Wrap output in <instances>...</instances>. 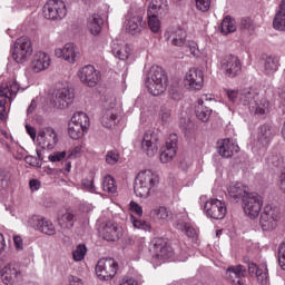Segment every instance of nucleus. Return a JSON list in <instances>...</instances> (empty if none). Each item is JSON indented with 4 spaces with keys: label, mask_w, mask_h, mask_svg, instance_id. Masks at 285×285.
I'll return each instance as SVG.
<instances>
[{
    "label": "nucleus",
    "mask_w": 285,
    "mask_h": 285,
    "mask_svg": "<svg viewBox=\"0 0 285 285\" xmlns=\"http://www.w3.org/2000/svg\"><path fill=\"white\" fill-rule=\"evenodd\" d=\"M145 86L154 97H159L168 88V76L159 66H153L145 76Z\"/></svg>",
    "instance_id": "nucleus-1"
},
{
    "label": "nucleus",
    "mask_w": 285,
    "mask_h": 285,
    "mask_svg": "<svg viewBox=\"0 0 285 285\" xmlns=\"http://www.w3.org/2000/svg\"><path fill=\"white\" fill-rule=\"evenodd\" d=\"M239 101L247 106L250 115H266L271 108V102L266 98L259 97L255 89H243L239 91Z\"/></svg>",
    "instance_id": "nucleus-2"
},
{
    "label": "nucleus",
    "mask_w": 285,
    "mask_h": 285,
    "mask_svg": "<svg viewBox=\"0 0 285 285\" xmlns=\"http://www.w3.org/2000/svg\"><path fill=\"white\" fill-rule=\"evenodd\" d=\"M159 184V175L153 173L150 169L140 171L134 183V193L137 197L146 199L150 196V190Z\"/></svg>",
    "instance_id": "nucleus-3"
},
{
    "label": "nucleus",
    "mask_w": 285,
    "mask_h": 285,
    "mask_svg": "<svg viewBox=\"0 0 285 285\" xmlns=\"http://www.w3.org/2000/svg\"><path fill=\"white\" fill-rule=\"evenodd\" d=\"M90 128V118L86 112H76L68 125V132L71 139H81L83 132Z\"/></svg>",
    "instance_id": "nucleus-4"
},
{
    "label": "nucleus",
    "mask_w": 285,
    "mask_h": 285,
    "mask_svg": "<svg viewBox=\"0 0 285 285\" xmlns=\"http://www.w3.org/2000/svg\"><path fill=\"white\" fill-rule=\"evenodd\" d=\"M32 41L23 36L16 40L12 52V59L16 63H26L29 57H32Z\"/></svg>",
    "instance_id": "nucleus-5"
},
{
    "label": "nucleus",
    "mask_w": 285,
    "mask_h": 285,
    "mask_svg": "<svg viewBox=\"0 0 285 285\" xmlns=\"http://www.w3.org/2000/svg\"><path fill=\"white\" fill-rule=\"evenodd\" d=\"M42 14L45 19L57 21L63 19L66 14H68V9H66V3L61 0H49L43 6Z\"/></svg>",
    "instance_id": "nucleus-6"
},
{
    "label": "nucleus",
    "mask_w": 285,
    "mask_h": 285,
    "mask_svg": "<svg viewBox=\"0 0 285 285\" xmlns=\"http://www.w3.org/2000/svg\"><path fill=\"white\" fill-rule=\"evenodd\" d=\"M118 266L117 261L114 258H101L96 265V275L99 279L108 282L117 275Z\"/></svg>",
    "instance_id": "nucleus-7"
},
{
    "label": "nucleus",
    "mask_w": 285,
    "mask_h": 285,
    "mask_svg": "<svg viewBox=\"0 0 285 285\" xmlns=\"http://www.w3.org/2000/svg\"><path fill=\"white\" fill-rule=\"evenodd\" d=\"M264 204V199L257 193L247 194L245 198H243V208L244 213L255 219V217L259 216L262 212V206Z\"/></svg>",
    "instance_id": "nucleus-8"
},
{
    "label": "nucleus",
    "mask_w": 285,
    "mask_h": 285,
    "mask_svg": "<svg viewBox=\"0 0 285 285\" xmlns=\"http://www.w3.org/2000/svg\"><path fill=\"white\" fill-rule=\"evenodd\" d=\"M279 222V209L271 205L265 206L261 214L259 225L263 230H275Z\"/></svg>",
    "instance_id": "nucleus-9"
},
{
    "label": "nucleus",
    "mask_w": 285,
    "mask_h": 285,
    "mask_svg": "<svg viewBox=\"0 0 285 285\" xmlns=\"http://www.w3.org/2000/svg\"><path fill=\"white\" fill-rule=\"evenodd\" d=\"M220 70L225 77L233 79L242 72V61L237 56L227 55L220 59Z\"/></svg>",
    "instance_id": "nucleus-10"
},
{
    "label": "nucleus",
    "mask_w": 285,
    "mask_h": 285,
    "mask_svg": "<svg viewBox=\"0 0 285 285\" xmlns=\"http://www.w3.org/2000/svg\"><path fill=\"white\" fill-rule=\"evenodd\" d=\"M72 101H75V92L68 87L56 89L52 94V104L60 110L68 108Z\"/></svg>",
    "instance_id": "nucleus-11"
},
{
    "label": "nucleus",
    "mask_w": 285,
    "mask_h": 285,
    "mask_svg": "<svg viewBox=\"0 0 285 285\" xmlns=\"http://www.w3.org/2000/svg\"><path fill=\"white\" fill-rule=\"evenodd\" d=\"M276 134L277 132L275 131V127H273V125L271 124L261 125L257 130V141H256L257 148L266 150V148L271 146L273 139H275Z\"/></svg>",
    "instance_id": "nucleus-12"
},
{
    "label": "nucleus",
    "mask_w": 285,
    "mask_h": 285,
    "mask_svg": "<svg viewBox=\"0 0 285 285\" xmlns=\"http://www.w3.org/2000/svg\"><path fill=\"white\" fill-rule=\"evenodd\" d=\"M141 150L147 157H155L159 150V135L153 130L146 131L141 140Z\"/></svg>",
    "instance_id": "nucleus-13"
},
{
    "label": "nucleus",
    "mask_w": 285,
    "mask_h": 285,
    "mask_svg": "<svg viewBox=\"0 0 285 285\" xmlns=\"http://www.w3.org/2000/svg\"><path fill=\"white\" fill-rule=\"evenodd\" d=\"M204 210L207 217L212 219H224L226 217V203L217 198L207 200L204 205Z\"/></svg>",
    "instance_id": "nucleus-14"
},
{
    "label": "nucleus",
    "mask_w": 285,
    "mask_h": 285,
    "mask_svg": "<svg viewBox=\"0 0 285 285\" xmlns=\"http://www.w3.org/2000/svg\"><path fill=\"white\" fill-rule=\"evenodd\" d=\"M150 250L157 259H171V257H175V249L164 238L154 239Z\"/></svg>",
    "instance_id": "nucleus-15"
},
{
    "label": "nucleus",
    "mask_w": 285,
    "mask_h": 285,
    "mask_svg": "<svg viewBox=\"0 0 285 285\" xmlns=\"http://www.w3.org/2000/svg\"><path fill=\"white\" fill-rule=\"evenodd\" d=\"M29 226L31 228H36V230H39L40 233H43L45 235H56L57 229L55 228V224H52L48 218L33 215L28 220Z\"/></svg>",
    "instance_id": "nucleus-16"
},
{
    "label": "nucleus",
    "mask_w": 285,
    "mask_h": 285,
    "mask_svg": "<svg viewBox=\"0 0 285 285\" xmlns=\"http://www.w3.org/2000/svg\"><path fill=\"white\" fill-rule=\"evenodd\" d=\"M78 77L81 83H85V86H89V88H95V86H97V83H99V80L101 79L99 71H97V69H95L92 65L82 67L78 71Z\"/></svg>",
    "instance_id": "nucleus-17"
},
{
    "label": "nucleus",
    "mask_w": 285,
    "mask_h": 285,
    "mask_svg": "<svg viewBox=\"0 0 285 285\" xmlns=\"http://www.w3.org/2000/svg\"><path fill=\"white\" fill-rule=\"evenodd\" d=\"M116 106V98H111L109 101H106V110L101 117V124L104 128H114V126H117L118 112L117 109H115Z\"/></svg>",
    "instance_id": "nucleus-18"
},
{
    "label": "nucleus",
    "mask_w": 285,
    "mask_h": 285,
    "mask_svg": "<svg viewBox=\"0 0 285 285\" xmlns=\"http://www.w3.org/2000/svg\"><path fill=\"white\" fill-rule=\"evenodd\" d=\"M37 141L41 148H48L49 150H52V148L57 146V141H59L57 138V131H55L52 127L40 129L38 131Z\"/></svg>",
    "instance_id": "nucleus-19"
},
{
    "label": "nucleus",
    "mask_w": 285,
    "mask_h": 285,
    "mask_svg": "<svg viewBox=\"0 0 285 285\" xmlns=\"http://www.w3.org/2000/svg\"><path fill=\"white\" fill-rule=\"evenodd\" d=\"M185 86L189 90H202L204 88V71L193 68L185 76Z\"/></svg>",
    "instance_id": "nucleus-20"
},
{
    "label": "nucleus",
    "mask_w": 285,
    "mask_h": 285,
    "mask_svg": "<svg viewBox=\"0 0 285 285\" xmlns=\"http://www.w3.org/2000/svg\"><path fill=\"white\" fill-rule=\"evenodd\" d=\"M100 235L106 242H117L124 235V228L117 223L107 222L100 229Z\"/></svg>",
    "instance_id": "nucleus-21"
},
{
    "label": "nucleus",
    "mask_w": 285,
    "mask_h": 285,
    "mask_svg": "<svg viewBox=\"0 0 285 285\" xmlns=\"http://www.w3.org/2000/svg\"><path fill=\"white\" fill-rule=\"evenodd\" d=\"M141 21L144 18L137 11H129L125 20V29L129 35H139L141 32Z\"/></svg>",
    "instance_id": "nucleus-22"
},
{
    "label": "nucleus",
    "mask_w": 285,
    "mask_h": 285,
    "mask_svg": "<svg viewBox=\"0 0 285 285\" xmlns=\"http://www.w3.org/2000/svg\"><path fill=\"white\" fill-rule=\"evenodd\" d=\"M177 155V135L171 134L167 140L165 147L160 153V161L161 164H168V161H173Z\"/></svg>",
    "instance_id": "nucleus-23"
},
{
    "label": "nucleus",
    "mask_w": 285,
    "mask_h": 285,
    "mask_svg": "<svg viewBox=\"0 0 285 285\" xmlns=\"http://www.w3.org/2000/svg\"><path fill=\"white\" fill-rule=\"evenodd\" d=\"M226 278L234 285H244V277H246V268L244 265L229 266L226 269Z\"/></svg>",
    "instance_id": "nucleus-24"
},
{
    "label": "nucleus",
    "mask_w": 285,
    "mask_h": 285,
    "mask_svg": "<svg viewBox=\"0 0 285 285\" xmlns=\"http://www.w3.org/2000/svg\"><path fill=\"white\" fill-rule=\"evenodd\" d=\"M21 276L19 265L8 264L1 269V279L6 285H14Z\"/></svg>",
    "instance_id": "nucleus-25"
},
{
    "label": "nucleus",
    "mask_w": 285,
    "mask_h": 285,
    "mask_svg": "<svg viewBox=\"0 0 285 285\" xmlns=\"http://www.w3.org/2000/svg\"><path fill=\"white\" fill-rule=\"evenodd\" d=\"M56 57H63L69 63H75L79 59V51L75 43H67L63 48L56 49Z\"/></svg>",
    "instance_id": "nucleus-26"
},
{
    "label": "nucleus",
    "mask_w": 285,
    "mask_h": 285,
    "mask_svg": "<svg viewBox=\"0 0 285 285\" xmlns=\"http://www.w3.org/2000/svg\"><path fill=\"white\" fill-rule=\"evenodd\" d=\"M47 68H50V56L43 51L37 52L31 62V70L33 72H41L47 70Z\"/></svg>",
    "instance_id": "nucleus-27"
},
{
    "label": "nucleus",
    "mask_w": 285,
    "mask_h": 285,
    "mask_svg": "<svg viewBox=\"0 0 285 285\" xmlns=\"http://www.w3.org/2000/svg\"><path fill=\"white\" fill-rule=\"evenodd\" d=\"M229 197L236 202V204L242 199L244 202V198H246L247 195H250L248 193V187L242 183H233L227 188Z\"/></svg>",
    "instance_id": "nucleus-28"
},
{
    "label": "nucleus",
    "mask_w": 285,
    "mask_h": 285,
    "mask_svg": "<svg viewBox=\"0 0 285 285\" xmlns=\"http://www.w3.org/2000/svg\"><path fill=\"white\" fill-rule=\"evenodd\" d=\"M218 155L228 159L234 153H239V146L235 145L229 138L217 141Z\"/></svg>",
    "instance_id": "nucleus-29"
},
{
    "label": "nucleus",
    "mask_w": 285,
    "mask_h": 285,
    "mask_svg": "<svg viewBox=\"0 0 285 285\" xmlns=\"http://www.w3.org/2000/svg\"><path fill=\"white\" fill-rule=\"evenodd\" d=\"M167 41L171 43V46H176L177 48H184L186 46V30L184 29H175L171 31H168L165 35Z\"/></svg>",
    "instance_id": "nucleus-30"
},
{
    "label": "nucleus",
    "mask_w": 285,
    "mask_h": 285,
    "mask_svg": "<svg viewBox=\"0 0 285 285\" xmlns=\"http://www.w3.org/2000/svg\"><path fill=\"white\" fill-rule=\"evenodd\" d=\"M195 115L200 121H208L210 115H213V109L208 107V98L198 99L197 105L195 106Z\"/></svg>",
    "instance_id": "nucleus-31"
},
{
    "label": "nucleus",
    "mask_w": 285,
    "mask_h": 285,
    "mask_svg": "<svg viewBox=\"0 0 285 285\" xmlns=\"http://www.w3.org/2000/svg\"><path fill=\"white\" fill-rule=\"evenodd\" d=\"M111 52L115 57L121 59L122 61L130 57V48L119 40H115L111 43Z\"/></svg>",
    "instance_id": "nucleus-32"
},
{
    "label": "nucleus",
    "mask_w": 285,
    "mask_h": 285,
    "mask_svg": "<svg viewBox=\"0 0 285 285\" xmlns=\"http://www.w3.org/2000/svg\"><path fill=\"white\" fill-rule=\"evenodd\" d=\"M273 27L275 30H279L281 32H285V0H282L279 4V9L276 12Z\"/></svg>",
    "instance_id": "nucleus-33"
},
{
    "label": "nucleus",
    "mask_w": 285,
    "mask_h": 285,
    "mask_svg": "<svg viewBox=\"0 0 285 285\" xmlns=\"http://www.w3.org/2000/svg\"><path fill=\"white\" fill-rule=\"evenodd\" d=\"M87 27L91 35L97 36L101 32V28H104V19L101 16L94 13L89 17Z\"/></svg>",
    "instance_id": "nucleus-34"
},
{
    "label": "nucleus",
    "mask_w": 285,
    "mask_h": 285,
    "mask_svg": "<svg viewBox=\"0 0 285 285\" xmlns=\"http://www.w3.org/2000/svg\"><path fill=\"white\" fill-rule=\"evenodd\" d=\"M168 10V1L167 0H151L148 7L147 14H164Z\"/></svg>",
    "instance_id": "nucleus-35"
},
{
    "label": "nucleus",
    "mask_w": 285,
    "mask_h": 285,
    "mask_svg": "<svg viewBox=\"0 0 285 285\" xmlns=\"http://www.w3.org/2000/svg\"><path fill=\"white\" fill-rule=\"evenodd\" d=\"M279 68V58L276 56H267L264 59V72L265 75H274Z\"/></svg>",
    "instance_id": "nucleus-36"
},
{
    "label": "nucleus",
    "mask_w": 285,
    "mask_h": 285,
    "mask_svg": "<svg viewBox=\"0 0 285 285\" xmlns=\"http://www.w3.org/2000/svg\"><path fill=\"white\" fill-rule=\"evenodd\" d=\"M237 30V22L230 16H226L220 23L222 35H230Z\"/></svg>",
    "instance_id": "nucleus-37"
},
{
    "label": "nucleus",
    "mask_w": 285,
    "mask_h": 285,
    "mask_svg": "<svg viewBox=\"0 0 285 285\" xmlns=\"http://www.w3.org/2000/svg\"><path fill=\"white\" fill-rule=\"evenodd\" d=\"M77 222V216L75 214L67 212L62 214L60 217H58V224L63 229H70L72 226H75V223Z\"/></svg>",
    "instance_id": "nucleus-38"
},
{
    "label": "nucleus",
    "mask_w": 285,
    "mask_h": 285,
    "mask_svg": "<svg viewBox=\"0 0 285 285\" xmlns=\"http://www.w3.org/2000/svg\"><path fill=\"white\" fill-rule=\"evenodd\" d=\"M151 217L157 219L158 222H168L170 219L171 214L168 212L166 207H159L158 209H154L150 212Z\"/></svg>",
    "instance_id": "nucleus-39"
},
{
    "label": "nucleus",
    "mask_w": 285,
    "mask_h": 285,
    "mask_svg": "<svg viewBox=\"0 0 285 285\" xmlns=\"http://www.w3.org/2000/svg\"><path fill=\"white\" fill-rule=\"evenodd\" d=\"M102 189L109 195H115L117 193V185L115 184V178L112 176H106L102 181Z\"/></svg>",
    "instance_id": "nucleus-40"
},
{
    "label": "nucleus",
    "mask_w": 285,
    "mask_h": 285,
    "mask_svg": "<svg viewBox=\"0 0 285 285\" xmlns=\"http://www.w3.org/2000/svg\"><path fill=\"white\" fill-rule=\"evenodd\" d=\"M176 226H177V229L183 230L185 235H187V237H195V235H197V229H195L194 227H191L190 224L184 220H178Z\"/></svg>",
    "instance_id": "nucleus-41"
},
{
    "label": "nucleus",
    "mask_w": 285,
    "mask_h": 285,
    "mask_svg": "<svg viewBox=\"0 0 285 285\" xmlns=\"http://www.w3.org/2000/svg\"><path fill=\"white\" fill-rule=\"evenodd\" d=\"M148 14V27L151 32H159L161 30V22L159 21V16H155L153 13H147Z\"/></svg>",
    "instance_id": "nucleus-42"
},
{
    "label": "nucleus",
    "mask_w": 285,
    "mask_h": 285,
    "mask_svg": "<svg viewBox=\"0 0 285 285\" xmlns=\"http://www.w3.org/2000/svg\"><path fill=\"white\" fill-rule=\"evenodd\" d=\"M255 276L258 284H268V268L266 265H259Z\"/></svg>",
    "instance_id": "nucleus-43"
},
{
    "label": "nucleus",
    "mask_w": 285,
    "mask_h": 285,
    "mask_svg": "<svg viewBox=\"0 0 285 285\" xmlns=\"http://www.w3.org/2000/svg\"><path fill=\"white\" fill-rule=\"evenodd\" d=\"M267 164L271 166V168H279V166L284 164V160L282 159V156L272 154L267 157Z\"/></svg>",
    "instance_id": "nucleus-44"
},
{
    "label": "nucleus",
    "mask_w": 285,
    "mask_h": 285,
    "mask_svg": "<svg viewBox=\"0 0 285 285\" xmlns=\"http://www.w3.org/2000/svg\"><path fill=\"white\" fill-rule=\"evenodd\" d=\"M130 222L134 228H138L140 230H150V224L146 223L145 220L130 216Z\"/></svg>",
    "instance_id": "nucleus-45"
},
{
    "label": "nucleus",
    "mask_w": 285,
    "mask_h": 285,
    "mask_svg": "<svg viewBox=\"0 0 285 285\" xmlns=\"http://www.w3.org/2000/svg\"><path fill=\"white\" fill-rule=\"evenodd\" d=\"M87 252L86 245H78L72 253L75 262H81L86 257Z\"/></svg>",
    "instance_id": "nucleus-46"
},
{
    "label": "nucleus",
    "mask_w": 285,
    "mask_h": 285,
    "mask_svg": "<svg viewBox=\"0 0 285 285\" xmlns=\"http://www.w3.org/2000/svg\"><path fill=\"white\" fill-rule=\"evenodd\" d=\"M240 28H244V30H248V32H255V21L250 18H243L240 20Z\"/></svg>",
    "instance_id": "nucleus-47"
},
{
    "label": "nucleus",
    "mask_w": 285,
    "mask_h": 285,
    "mask_svg": "<svg viewBox=\"0 0 285 285\" xmlns=\"http://www.w3.org/2000/svg\"><path fill=\"white\" fill-rule=\"evenodd\" d=\"M169 97L174 99V101H179L181 99V91L179 89V85H171L169 88Z\"/></svg>",
    "instance_id": "nucleus-48"
},
{
    "label": "nucleus",
    "mask_w": 285,
    "mask_h": 285,
    "mask_svg": "<svg viewBox=\"0 0 285 285\" xmlns=\"http://www.w3.org/2000/svg\"><path fill=\"white\" fill-rule=\"evenodd\" d=\"M160 119L163 121V124H170V121H173V117L170 114V109H168L167 107H161L160 108Z\"/></svg>",
    "instance_id": "nucleus-49"
},
{
    "label": "nucleus",
    "mask_w": 285,
    "mask_h": 285,
    "mask_svg": "<svg viewBox=\"0 0 285 285\" xmlns=\"http://www.w3.org/2000/svg\"><path fill=\"white\" fill-rule=\"evenodd\" d=\"M212 0H196V8L200 12H208L210 10Z\"/></svg>",
    "instance_id": "nucleus-50"
},
{
    "label": "nucleus",
    "mask_w": 285,
    "mask_h": 285,
    "mask_svg": "<svg viewBox=\"0 0 285 285\" xmlns=\"http://www.w3.org/2000/svg\"><path fill=\"white\" fill-rule=\"evenodd\" d=\"M106 161L110 166H115V164H117V161H119V154L115 150L108 151L106 155Z\"/></svg>",
    "instance_id": "nucleus-51"
},
{
    "label": "nucleus",
    "mask_w": 285,
    "mask_h": 285,
    "mask_svg": "<svg viewBox=\"0 0 285 285\" xmlns=\"http://www.w3.org/2000/svg\"><path fill=\"white\" fill-rule=\"evenodd\" d=\"M278 264L283 271H285V243L278 248Z\"/></svg>",
    "instance_id": "nucleus-52"
},
{
    "label": "nucleus",
    "mask_w": 285,
    "mask_h": 285,
    "mask_svg": "<svg viewBox=\"0 0 285 285\" xmlns=\"http://www.w3.org/2000/svg\"><path fill=\"white\" fill-rule=\"evenodd\" d=\"M129 210L131 213H135L136 215H138V217H141V215H144V208H141V206H139V204H137L136 202H130L129 204Z\"/></svg>",
    "instance_id": "nucleus-53"
},
{
    "label": "nucleus",
    "mask_w": 285,
    "mask_h": 285,
    "mask_svg": "<svg viewBox=\"0 0 285 285\" xmlns=\"http://www.w3.org/2000/svg\"><path fill=\"white\" fill-rule=\"evenodd\" d=\"M184 48H188L189 52L197 57L199 55V51L197 49V42L195 41H187L186 45H184Z\"/></svg>",
    "instance_id": "nucleus-54"
},
{
    "label": "nucleus",
    "mask_w": 285,
    "mask_h": 285,
    "mask_svg": "<svg viewBox=\"0 0 285 285\" xmlns=\"http://www.w3.org/2000/svg\"><path fill=\"white\" fill-rule=\"evenodd\" d=\"M61 159H66V151H57L49 155V161H61Z\"/></svg>",
    "instance_id": "nucleus-55"
},
{
    "label": "nucleus",
    "mask_w": 285,
    "mask_h": 285,
    "mask_svg": "<svg viewBox=\"0 0 285 285\" xmlns=\"http://www.w3.org/2000/svg\"><path fill=\"white\" fill-rule=\"evenodd\" d=\"M0 97H6V99H9V101L12 100V96H10V86L2 85L0 87Z\"/></svg>",
    "instance_id": "nucleus-56"
},
{
    "label": "nucleus",
    "mask_w": 285,
    "mask_h": 285,
    "mask_svg": "<svg viewBox=\"0 0 285 285\" xmlns=\"http://www.w3.org/2000/svg\"><path fill=\"white\" fill-rule=\"evenodd\" d=\"M10 97H17V92H19V82L11 80L9 82Z\"/></svg>",
    "instance_id": "nucleus-57"
},
{
    "label": "nucleus",
    "mask_w": 285,
    "mask_h": 285,
    "mask_svg": "<svg viewBox=\"0 0 285 285\" xmlns=\"http://www.w3.org/2000/svg\"><path fill=\"white\" fill-rule=\"evenodd\" d=\"M82 187L89 193H95V183L90 179H82Z\"/></svg>",
    "instance_id": "nucleus-58"
},
{
    "label": "nucleus",
    "mask_w": 285,
    "mask_h": 285,
    "mask_svg": "<svg viewBox=\"0 0 285 285\" xmlns=\"http://www.w3.org/2000/svg\"><path fill=\"white\" fill-rule=\"evenodd\" d=\"M226 95L232 104H235V101H237V97L239 98V92H237L236 90H227Z\"/></svg>",
    "instance_id": "nucleus-59"
},
{
    "label": "nucleus",
    "mask_w": 285,
    "mask_h": 285,
    "mask_svg": "<svg viewBox=\"0 0 285 285\" xmlns=\"http://www.w3.org/2000/svg\"><path fill=\"white\" fill-rule=\"evenodd\" d=\"M79 153H81V146H76L68 151V159H72V157H79Z\"/></svg>",
    "instance_id": "nucleus-60"
},
{
    "label": "nucleus",
    "mask_w": 285,
    "mask_h": 285,
    "mask_svg": "<svg viewBox=\"0 0 285 285\" xmlns=\"http://www.w3.org/2000/svg\"><path fill=\"white\" fill-rule=\"evenodd\" d=\"M6 99L0 100V120L6 121Z\"/></svg>",
    "instance_id": "nucleus-61"
},
{
    "label": "nucleus",
    "mask_w": 285,
    "mask_h": 285,
    "mask_svg": "<svg viewBox=\"0 0 285 285\" xmlns=\"http://www.w3.org/2000/svg\"><path fill=\"white\" fill-rule=\"evenodd\" d=\"M13 243L14 247L17 250H22L23 249V239L20 238V236H14L13 237Z\"/></svg>",
    "instance_id": "nucleus-62"
},
{
    "label": "nucleus",
    "mask_w": 285,
    "mask_h": 285,
    "mask_svg": "<svg viewBox=\"0 0 285 285\" xmlns=\"http://www.w3.org/2000/svg\"><path fill=\"white\" fill-rule=\"evenodd\" d=\"M69 285H83V281L77 276H69Z\"/></svg>",
    "instance_id": "nucleus-63"
},
{
    "label": "nucleus",
    "mask_w": 285,
    "mask_h": 285,
    "mask_svg": "<svg viewBox=\"0 0 285 285\" xmlns=\"http://www.w3.org/2000/svg\"><path fill=\"white\" fill-rule=\"evenodd\" d=\"M120 285H137V281H135V278L132 277L127 276L122 279Z\"/></svg>",
    "instance_id": "nucleus-64"
}]
</instances>
